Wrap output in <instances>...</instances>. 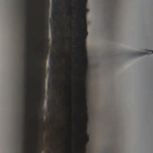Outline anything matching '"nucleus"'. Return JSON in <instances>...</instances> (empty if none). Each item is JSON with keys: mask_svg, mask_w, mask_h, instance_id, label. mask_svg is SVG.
<instances>
[{"mask_svg": "<svg viewBox=\"0 0 153 153\" xmlns=\"http://www.w3.org/2000/svg\"><path fill=\"white\" fill-rule=\"evenodd\" d=\"M85 107H86V108L87 109V108L86 107V105H85Z\"/></svg>", "mask_w": 153, "mask_h": 153, "instance_id": "obj_16", "label": "nucleus"}, {"mask_svg": "<svg viewBox=\"0 0 153 153\" xmlns=\"http://www.w3.org/2000/svg\"><path fill=\"white\" fill-rule=\"evenodd\" d=\"M44 7H46V4H44Z\"/></svg>", "mask_w": 153, "mask_h": 153, "instance_id": "obj_12", "label": "nucleus"}, {"mask_svg": "<svg viewBox=\"0 0 153 153\" xmlns=\"http://www.w3.org/2000/svg\"><path fill=\"white\" fill-rule=\"evenodd\" d=\"M87 118H86V119H85V121H87Z\"/></svg>", "mask_w": 153, "mask_h": 153, "instance_id": "obj_13", "label": "nucleus"}, {"mask_svg": "<svg viewBox=\"0 0 153 153\" xmlns=\"http://www.w3.org/2000/svg\"><path fill=\"white\" fill-rule=\"evenodd\" d=\"M83 131L84 132V133L86 134V130H85V128H84L83 129Z\"/></svg>", "mask_w": 153, "mask_h": 153, "instance_id": "obj_5", "label": "nucleus"}, {"mask_svg": "<svg viewBox=\"0 0 153 153\" xmlns=\"http://www.w3.org/2000/svg\"><path fill=\"white\" fill-rule=\"evenodd\" d=\"M39 108L40 110H42V107L41 106H40L39 105Z\"/></svg>", "mask_w": 153, "mask_h": 153, "instance_id": "obj_6", "label": "nucleus"}, {"mask_svg": "<svg viewBox=\"0 0 153 153\" xmlns=\"http://www.w3.org/2000/svg\"><path fill=\"white\" fill-rule=\"evenodd\" d=\"M79 56H81V55H80V54L79 55Z\"/></svg>", "mask_w": 153, "mask_h": 153, "instance_id": "obj_21", "label": "nucleus"}, {"mask_svg": "<svg viewBox=\"0 0 153 153\" xmlns=\"http://www.w3.org/2000/svg\"><path fill=\"white\" fill-rule=\"evenodd\" d=\"M56 41H53V42H54V43H56Z\"/></svg>", "mask_w": 153, "mask_h": 153, "instance_id": "obj_9", "label": "nucleus"}, {"mask_svg": "<svg viewBox=\"0 0 153 153\" xmlns=\"http://www.w3.org/2000/svg\"><path fill=\"white\" fill-rule=\"evenodd\" d=\"M50 65L51 68H55V66L56 65V62H55L54 54L50 55Z\"/></svg>", "mask_w": 153, "mask_h": 153, "instance_id": "obj_2", "label": "nucleus"}, {"mask_svg": "<svg viewBox=\"0 0 153 153\" xmlns=\"http://www.w3.org/2000/svg\"><path fill=\"white\" fill-rule=\"evenodd\" d=\"M59 59H60V58H59Z\"/></svg>", "mask_w": 153, "mask_h": 153, "instance_id": "obj_18", "label": "nucleus"}, {"mask_svg": "<svg viewBox=\"0 0 153 153\" xmlns=\"http://www.w3.org/2000/svg\"><path fill=\"white\" fill-rule=\"evenodd\" d=\"M46 46H47V53L48 52V44L46 43Z\"/></svg>", "mask_w": 153, "mask_h": 153, "instance_id": "obj_7", "label": "nucleus"}, {"mask_svg": "<svg viewBox=\"0 0 153 153\" xmlns=\"http://www.w3.org/2000/svg\"><path fill=\"white\" fill-rule=\"evenodd\" d=\"M84 33H86L87 34L88 33H87V31H86V30L85 31H84Z\"/></svg>", "mask_w": 153, "mask_h": 153, "instance_id": "obj_8", "label": "nucleus"}, {"mask_svg": "<svg viewBox=\"0 0 153 153\" xmlns=\"http://www.w3.org/2000/svg\"><path fill=\"white\" fill-rule=\"evenodd\" d=\"M53 16V14L52 13V16Z\"/></svg>", "mask_w": 153, "mask_h": 153, "instance_id": "obj_17", "label": "nucleus"}, {"mask_svg": "<svg viewBox=\"0 0 153 153\" xmlns=\"http://www.w3.org/2000/svg\"><path fill=\"white\" fill-rule=\"evenodd\" d=\"M51 102H52V101H51Z\"/></svg>", "mask_w": 153, "mask_h": 153, "instance_id": "obj_22", "label": "nucleus"}, {"mask_svg": "<svg viewBox=\"0 0 153 153\" xmlns=\"http://www.w3.org/2000/svg\"><path fill=\"white\" fill-rule=\"evenodd\" d=\"M43 97H40V101L42 100V101H43Z\"/></svg>", "mask_w": 153, "mask_h": 153, "instance_id": "obj_4", "label": "nucleus"}, {"mask_svg": "<svg viewBox=\"0 0 153 153\" xmlns=\"http://www.w3.org/2000/svg\"><path fill=\"white\" fill-rule=\"evenodd\" d=\"M43 28H45V27H44V26H43Z\"/></svg>", "mask_w": 153, "mask_h": 153, "instance_id": "obj_19", "label": "nucleus"}, {"mask_svg": "<svg viewBox=\"0 0 153 153\" xmlns=\"http://www.w3.org/2000/svg\"><path fill=\"white\" fill-rule=\"evenodd\" d=\"M153 53V50L147 51L146 52L135 51L130 53V55L131 57L142 56L145 54H150Z\"/></svg>", "mask_w": 153, "mask_h": 153, "instance_id": "obj_1", "label": "nucleus"}, {"mask_svg": "<svg viewBox=\"0 0 153 153\" xmlns=\"http://www.w3.org/2000/svg\"><path fill=\"white\" fill-rule=\"evenodd\" d=\"M56 4H57V6L58 7V4L57 2V1H56Z\"/></svg>", "mask_w": 153, "mask_h": 153, "instance_id": "obj_11", "label": "nucleus"}, {"mask_svg": "<svg viewBox=\"0 0 153 153\" xmlns=\"http://www.w3.org/2000/svg\"><path fill=\"white\" fill-rule=\"evenodd\" d=\"M69 6L70 7L71 6V4H70L69 5Z\"/></svg>", "mask_w": 153, "mask_h": 153, "instance_id": "obj_14", "label": "nucleus"}, {"mask_svg": "<svg viewBox=\"0 0 153 153\" xmlns=\"http://www.w3.org/2000/svg\"><path fill=\"white\" fill-rule=\"evenodd\" d=\"M24 133H25V132L24 131Z\"/></svg>", "mask_w": 153, "mask_h": 153, "instance_id": "obj_20", "label": "nucleus"}, {"mask_svg": "<svg viewBox=\"0 0 153 153\" xmlns=\"http://www.w3.org/2000/svg\"><path fill=\"white\" fill-rule=\"evenodd\" d=\"M84 151H86V148L85 147H84Z\"/></svg>", "mask_w": 153, "mask_h": 153, "instance_id": "obj_10", "label": "nucleus"}, {"mask_svg": "<svg viewBox=\"0 0 153 153\" xmlns=\"http://www.w3.org/2000/svg\"><path fill=\"white\" fill-rule=\"evenodd\" d=\"M55 34H56V33H55H55H54Z\"/></svg>", "mask_w": 153, "mask_h": 153, "instance_id": "obj_23", "label": "nucleus"}, {"mask_svg": "<svg viewBox=\"0 0 153 153\" xmlns=\"http://www.w3.org/2000/svg\"><path fill=\"white\" fill-rule=\"evenodd\" d=\"M25 141H27V140H26V139H25Z\"/></svg>", "mask_w": 153, "mask_h": 153, "instance_id": "obj_15", "label": "nucleus"}, {"mask_svg": "<svg viewBox=\"0 0 153 153\" xmlns=\"http://www.w3.org/2000/svg\"><path fill=\"white\" fill-rule=\"evenodd\" d=\"M82 61L85 64H87V60L86 59L83 60H82Z\"/></svg>", "mask_w": 153, "mask_h": 153, "instance_id": "obj_3", "label": "nucleus"}]
</instances>
